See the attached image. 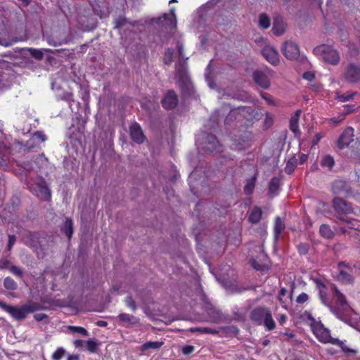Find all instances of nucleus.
Masks as SVG:
<instances>
[{
  "instance_id": "nucleus-8",
  "label": "nucleus",
  "mask_w": 360,
  "mask_h": 360,
  "mask_svg": "<svg viewBox=\"0 0 360 360\" xmlns=\"http://www.w3.org/2000/svg\"><path fill=\"white\" fill-rule=\"evenodd\" d=\"M176 21L174 9H171L170 13H165L162 17H160L155 20L157 23L171 29L176 27Z\"/></svg>"
},
{
  "instance_id": "nucleus-50",
  "label": "nucleus",
  "mask_w": 360,
  "mask_h": 360,
  "mask_svg": "<svg viewBox=\"0 0 360 360\" xmlns=\"http://www.w3.org/2000/svg\"><path fill=\"white\" fill-rule=\"evenodd\" d=\"M126 23V19L124 18L120 17V18L115 20V28L119 29L123 27Z\"/></svg>"
},
{
  "instance_id": "nucleus-35",
  "label": "nucleus",
  "mask_w": 360,
  "mask_h": 360,
  "mask_svg": "<svg viewBox=\"0 0 360 360\" xmlns=\"http://www.w3.org/2000/svg\"><path fill=\"white\" fill-rule=\"evenodd\" d=\"M259 25L263 29H266L270 26V19L265 14H261L259 18Z\"/></svg>"
},
{
  "instance_id": "nucleus-18",
  "label": "nucleus",
  "mask_w": 360,
  "mask_h": 360,
  "mask_svg": "<svg viewBox=\"0 0 360 360\" xmlns=\"http://www.w3.org/2000/svg\"><path fill=\"white\" fill-rule=\"evenodd\" d=\"M248 220L252 224L258 223L262 217V211L259 207H254L248 212Z\"/></svg>"
},
{
  "instance_id": "nucleus-33",
  "label": "nucleus",
  "mask_w": 360,
  "mask_h": 360,
  "mask_svg": "<svg viewBox=\"0 0 360 360\" xmlns=\"http://www.w3.org/2000/svg\"><path fill=\"white\" fill-rule=\"evenodd\" d=\"M175 72L177 76L181 77H183L186 74L184 62H182L181 59H179V62L176 64Z\"/></svg>"
},
{
  "instance_id": "nucleus-39",
  "label": "nucleus",
  "mask_w": 360,
  "mask_h": 360,
  "mask_svg": "<svg viewBox=\"0 0 360 360\" xmlns=\"http://www.w3.org/2000/svg\"><path fill=\"white\" fill-rule=\"evenodd\" d=\"M174 51L172 49H168L164 56V61L167 65H170L173 61Z\"/></svg>"
},
{
  "instance_id": "nucleus-45",
  "label": "nucleus",
  "mask_w": 360,
  "mask_h": 360,
  "mask_svg": "<svg viewBox=\"0 0 360 360\" xmlns=\"http://www.w3.org/2000/svg\"><path fill=\"white\" fill-rule=\"evenodd\" d=\"M32 139L34 140H38L40 142H44L46 140V136L43 132L38 131L33 134Z\"/></svg>"
},
{
  "instance_id": "nucleus-25",
  "label": "nucleus",
  "mask_w": 360,
  "mask_h": 360,
  "mask_svg": "<svg viewBox=\"0 0 360 360\" xmlns=\"http://www.w3.org/2000/svg\"><path fill=\"white\" fill-rule=\"evenodd\" d=\"M100 345L98 341L95 339H89L85 341L84 347L91 353H95L97 352L98 347Z\"/></svg>"
},
{
  "instance_id": "nucleus-44",
  "label": "nucleus",
  "mask_w": 360,
  "mask_h": 360,
  "mask_svg": "<svg viewBox=\"0 0 360 360\" xmlns=\"http://www.w3.org/2000/svg\"><path fill=\"white\" fill-rule=\"evenodd\" d=\"M9 270H10L11 273H12L13 275H15L16 276L21 278L23 276L22 271L20 269V268H19L17 266L11 265V266L9 267Z\"/></svg>"
},
{
  "instance_id": "nucleus-56",
  "label": "nucleus",
  "mask_w": 360,
  "mask_h": 360,
  "mask_svg": "<svg viewBox=\"0 0 360 360\" xmlns=\"http://www.w3.org/2000/svg\"><path fill=\"white\" fill-rule=\"evenodd\" d=\"M303 78L308 81H312L314 79V75L311 72H306L303 75Z\"/></svg>"
},
{
  "instance_id": "nucleus-51",
  "label": "nucleus",
  "mask_w": 360,
  "mask_h": 360,
  "mask_svg": "<svg viewBox=\"0 0 360 360\" xmlns=\"http://www.w3.org/2000/svg\"><path fill=\"white\" fill-rule=\"evenodd\" d=\"M16 241V238L15 236L13 235H9L8 236V250H11L13 246V245L15 244Z\"/></svg>"
},
{
  "instance_id": "nucleus-40",
  "label": "nucleus",
  "mask_w": 360,
  "mask_h": 360,
  "mask_svg": "<svg viewBox=\"0 0 360 360\" xmlns=\"http://www.w3.org/2000/svg\"><path fill=\"white\" fill-rule=\"evenodd\" d=\"M296 167V160H290L285 167V172L290 174H291Z\"/></svg>"
},
{
  "instance_id": "nucleus-37",
  "label": "nucleus",
  "mask_w": 360,
  "mask_h": 360,
  "mask_svg": "<svg viewBox=\"0 0 360 360\" xmlns=\"http://www.w3.org/2000/svg\"><path fill=\"white\" fill-rule=\"evenodd\" d=\"M68 329L72 333H79L82 336H88L89 335L88 331L83 327L70 326H68Z\"/></svg>"
},
{
  "instance_id": "nucleus-20",
  "label": "nucleus",
  "mask_w": 360,
  "mask_h": 360,
  "mask_svg": "<svg viewBox=\"0 0 360 360\" xmlns=\"http://www.w3.org/2000/svg\"><path fill=\"white\" fill-rule=\"evenodd\" d=\"M26 50L32 57L39 60L43 59L44 53H53V51L49 49H37L34 48H27Z\"/></svg>"
},
{
  "instance_id": "nucleus-63",
  "label": "nucleus",
  "mask_w": 360,
  "mask_h": 360,
  "mask_svg": "<svg viewBox=\"0 0 360 360\" xmlns=\"http://www.w3.org/2000/svg\"><path fill=\"white\" fill-rule=\"evenodd\" d=\"M344 221H345L347 224H349L350 225L349 227L351 228H354L355 226H356V224L357 223V221L355 220V219H342Z\"/></svg>"
},
{
  "instance_id": "nucleus-57",
  "label": "nucleus",
  "mask_w": 360,
  "mask_h": 360,
  "mask_svg": "<svg viewBox=\"0 0 360 360\" xmlns=\"http://www.w3.org/2000/svg\"><path fill=\"white\" fill-rule=\"evenodd\" d=\"M10 266V262L8 260L0 261V269H9Z\"/></svg>"
},
{
  "instance_id": "nucleus-23",
  "label": "nucleus",
  "mask_w": 360,
  "mask_h": 360,
  "mask_svg": "<svg viewBox=\"0 0 360 360\" xmlns=\"http://www.w3.org/2000/svg\"><path fill=\"white\" fill-rule=\"evenodd\" d=\"M62 231L70 239L73 233V223L71 219L67 218L62 228Z\"/></svg>"
},
{
  "instance_id": "nucleus-27",
  "label": "nucleus",
  "mask_w": 360,
  "mask_h": 360,
  "mask_svg": "<svg viewBox=\"0 0 360 360\" xmlns=\"http://www.w3.org/2000/svg\"><path fill=\"white\" fill-rule=\"evenodd\" d=\"M319 232L323 237L328 239L333 238L334 235L330 226L326 224H322L320 226Z\"/></svg>"
},
{
  "instance_id": "nucleus-59",
  "label": "nucleus",
  "mask_w": 360,
  "mask_h": 360,
  "mask_svg": "<svg viewBox=\"0 0 360 360\" xmlns=\"http://www.w3.org/2000/svg\"><path fill=\"white\" fill-rule=\"evenodd\" d=\"M34 317L37 321H41L47 318V316L45 314H36Z\"/></svg>"
},
{
  "instance_id": "nucleus-38",
  "label": "nucleus",
  "mask_w": 360,
  "mask_h": 360,
  "mask_svg": "<svg viewBox=\"0 0 360 360\" xmlns=\"http://www.w3.org/2000/svg\"><path fill=\"white\" fill-rule=\"evenodd\" d=\"M191 332H200L202 333H210V334H215L217 333V330L207 328V327H196V328H192L190 329Z\"/></svg>"
},
{
  "instance_id": "nucleus-13",
  "label": "nucleus",
  "mask_w": 360,
  "mask_h": 360,
  "mask_svg": "<svg viewBox=\"0 0 360 360\" xmlns=\"http://www.w3.org/2000/svg\"><path fill=\"white\" fill-rule=\"evenodd\" d=\"M269 312L270 311L266 308H255L251 313V319L256 322L257 324L261 325L263 323L265 317Z\"/></svg>"
},
{
  "instance_id": "nucleus-54",
  "label": "nucleus",
  "mask_w": 360,
  "mask_h": 360,
  "mask_svg": "<svg viewBox=\"0 0 360 360\" xmlns=\"http://www.w3.org/2000/svg\"><path fill=\"white\" fill-rule=\"evenodd\" d=\"M93 9H94L95 14H96L97 15H99L101 18L105 17L108 15V13L105 11L100 10L99 7H98V8L94 7Z\"/></svg>"
},
{
  "instance_id": "nucleus-31",
  "label": "nucleus",
  "mask_w": 360,
  "mask_h": 360,
  "mask_svg": "<svg viewBox=\"0 0 360 360\" xmlns=\"http://www.w3.org/2000/svg\"><path fill=\"white\" fill-rule=\"evenodd\" d=\"M47 43L53 46H60L63 44L67 43V39H56L53 36H49L46 37Z\"/></svg>"
},
{
  "instance_id": "nucleus-64",
  "label": "nucleus",
  "mask_w": 360,
  "mask_h": 360,
  "mask_svg": "<svg viewBox=\"0 0 360 360\" xmlns=\"http://www.w3.org/2000/svg\"><path fill=\"white\" fill-rule=\"evenodd\" d=\"M287 293V290L285 288H283L281 289L279 294H278V300L281 302L282 301V297L285 296Z\"/></svg>"
},
{
  "instance_id": "nucleus-19",
  "label": "nucleus",
  "mask_w": 360,
  "mask_h": 360,
  "mask_svg": "<svg viewBox=\"0 0 360 360\" xmlns=\"http://www.w3.org/2000/svg\"><path fill=\"white\" fill-rule=\"evenodd\" d=\"M333 190L335 193L342 194L349 191L347 184L342 180H337L333 184Z\"/></svg>"
},
{
  "instance_id": "nucleus-46",
  "label": "nucleus",
  "mask_w": 360,
  "mask_h": 360,
  "mask_svg": "<svg viewBox=\"0 0 360 360\" xmlns=\"http://www.w3.org/2000/svg\"><path fill=\"white\" fill-rule=\"evenodd\" d=\"M355 94H356V93H351V94L346 93V94L339 96L338 98L342 102H346V101H348L352 99Z\"/></svg>"
},
{
  "instance_id": "nucleus-36",
  "label": "nucleus",
  "mask_w": 360,
  "mask_h": 360,
  "mask_svg": "<svg viewBox=\"0 0 360 360\" xmlns=\"http://www.w3.org/2000/svg\"><path fill=\"white\" fill-rule=\"evenodd\" d=\"M279 188V179L276 177L273 178L269 183V192L275 194Z\"/></svg>"
},
{
  "instance_id": "nucleus-28",
  "label": "nucleus",
  "mask_w": 360,
  "mask_h": 360,
  "mask_svg": "<svg viewBox=\"0 0 360 360\" xmlns=\"http://www.w3.org/2000/svg\"><path fill=\"white\" fill-rule=\"evenodd\" d=\"M335 164V160L333 158L329 155H324L321 161V165L322 167H328V169H331Z\"/></svg>"
},
{
  "instance_id": "nucleus-10",
  "label": "nucleus",
  "mask_w": 360,
  "mask_h": 360,
  "mask_svg": "<svg viewBox=\"0 0 360 360\" xmlns=\"http://www.w3.org/2000/svg\"><path fill=\"white\" fill-rule=\"evenodd\" d=\"M354 130L352 127L347 128L340 135L338 141V146L340 149H343L348 146L349 144L353 141Z\"/></svg>"
},
{
  "instance_id": "nucleus-15",
  "label": "nucleus",
  "mask_w": 360,
  "mask_h": 360,
  "mask_svg": "<svg viewBox=\"0 0 360 360\" xmlns=\"http://www.w3.org/2000/svg\"><path fill=\"white\" fill-rule=\"evenodd\" d=\"M117 319L124 326L137 325L139 323V318L126 313L119 314Z\"/></svg>"
},
{
  "instance_id": "nucleus-58",
  "label": "nucleus",
  "mask_w": 360,
  "mask_h": 360,
  "mask_svg": "<svg viewBox=\"0 0 360 360\" xmlns=\"http://www.w3.org/2000/svg\"><path fill=\"white\" fill-rule=\"evenodd\" d=\"M74 345L77 348L83 347L85 345V342L81 340H76L74 341Z\"/></svg>"
},
{
  "instance_id": "nucleus-2",
  "label": "nucleus",
  "mask_w": 360,
  "mask_h": 360,
  "mask_svg": "<svg viewBox=\"0 0 360 360\" xmlns=\"http://www.w3.org/2000/svg\"><path fill=\"white\" fill-rule=\"evenodd\" d=\"M0 307L8 313L16 320H22L27 315L33 313L40 309V304L37 302H30L21 307L8 305L0 301Z\"/></svg>"
},
{
  "instance_id": "nucleus-48",
  "label": "nucleus",
  "mask_w": 360,
  "mask_h": 360,
  "mask_svg": "<svg viewBox=\"0 0 360 360\" xmlns=\"http://www.w3.org/2000/svg\"><path fill=\"white\" fill-rule=\"evenodd\" d=\"M177 49L179 52V55L181 60H187L188 58H185L184 53V45L180 42L178 41L177 43Z\"/></svg>"
},
{
  "instance_id": "nucleus-12",
  "label": "nucleus",
  "mask_w": 360,
  "mask_h": 360,
  "mask_svg": "<svg viewBox=\"0 0 360 360\" xmlns=\"http://www.w3.org/2000/svg\"><path fill=\"white\" fill-rule=\"evenodd\" d=\"M221 146L219 143L216 136L214 135H207L205 138V148L206 150L212 152H219L221 151Z\"/></svg>"
},
{
  "instance_id": "nucleus-43",
  "label": "nucleus",
  "mask_w": 360,
  "mask_h": 360,
  "mask_svg": "<svg viewBox=\"0 0 360 360\" xmlns=\"http://www.w3.org/2000/svg\"><path fill=\"white\" fill-rule=\"evenodd\" d=\"M126 305L130 308L133 311H135L137 309V307L135 304V302L132 299L131 296H127L125 299Z\"/></svg>"
},
{
  "instance_id": "nucleus-11",
  "label": "nucleus",
  "mask_w": 360,
  "mask_h": 360,
  "mask_svg": "<svg viewBox=\"0 0 360 360\" xmlns=\"http://www.w3.org/2000/svg\"><path fill=\"white\" fill-rule=\"evenodd\" d=\"M162 106L166 109L174 108L178 103V98L174 91H169L162 101Z\"/></svg>"
},
{
  "instance_id": "nucleus-47",
  "label": "nucleus",
  "mask_w": 360,
  "mask_h": 360,
  "mask_svg": "<svg viewBox=\"0 0 360 360\" xmlns=\"http://www.w3.org/2000/svg\"><path fill=\"white\" fill-rule=\"evenodd\" d=\"M297 250L300 255H306L309 250V245L307 243H300L297 245Z\"/></svg>"
},
{
  "instance_id": "nucleus-34",
  "label": "nucleus",
  "mask_w": 360,
  "mask_h": 360,
  "mask_svg": "<svg viewBox=\"0 0 360 360\" xmlns=\"http://www.w3.org/2000/svg\"><path fill=\"white\" fill-rule=\"evenodd\" d=\"M338 279L343 282L349 283L352 281V277L349 273L342 269H340L338 274Z\"/></svg>"
},
{
  "instance_id": "nucleus-22",
  "label": "nucleus",
  "mask_w": 360,
  "mask_h": 360,
  "mask_svg": "<svg viewBox=\"0 0 360 360\" xmlns=\"http://www.w3.org/2000/svg\"><path fill=\"white\" fill-rule=\"evenodd\" d=\"M38 192L37 195L44 198V200H49L51 198V191L49 188L43 183L37 184Z\"/></svg>"
},
{
  "instance_id": "nucleus-21",
  "label": "nucleus",
  "mask_w": 360,
  "mask_h": 360,
  "mask_svg": "<svg viewBox=\"0 0 360 360\" xmlns=\"http://www.w3.org/2000/svg\"><path fill=\"white\" fill-rule=\"evenodd\" d=\"M285 30V24L281 19H276L273 24L272 31L276 35H281Z\"/></svg>"
},
{
  "instance_id": "nucleus-14",
  "label": "nucleus",
  "mask_w": 360,
  "mask_h": 360,
  "mask_svg": "<svg viewBox=\"0 0 360 360\" xmlns=\"http://www.w3.org/2000/svg\"><path fill=\"white\" fill-rule=\"evenodd\" d=\"M335 210L338 212L349 213L352 212V207L350 203L340 198H335L333 200Z\"/></svg>"
},
{
  "instance_id": "nucleus-7",
  "label": "nucleus",
  "mask_w": 360,
  "mask_h": 360,
  "mask_svg": "<svg viewBox=\"0 0 360 360\" xmlns=\"http://www.w3.org/2000/svg\"><path fill=\"white\" fill-rule=\"evenodd\" d=\"M265 59L271 64L276 65L279 63V55L277 51L271 46H266L262 50Z\"/></svg>"
},
{
  "instance_id": "nucleus-41",
  "label": "nucleus",
  "mask_w": 360,
  "mask_h": 360,
  "mask_svg": "<svg viewBox=\"0 0 360 360\" xmlns=\"http://www.w3.org/2000/svg\"><path fill=\"white\" fill-rule=\"evenodd\" d=\"M65 354V350L63 347L58 348L52 355L53 360H60Z\"/></svg>"
},
{
  "instance_id": "nucleus-49",
  "label": "nucleus",
  "mask_w": 360,
  "mask_h": 360,
  "mask_svg": "<svg viewBox=\"0 0 360 360\" xmlns=\"http://www.w3.org/2000/svg\"><path fill=\"white\" fill-rule=\"evenodd\" d=\"M308 295L302 292L300 295H299L296 299V302L299 304H302L308 300Z\"/></svg>"
},
{
  "instance_id": "nucleus-42",
  "label": "nucleus",
  "mask_w": 360,
  "mask_h": 360,
  "mask_svg": "<svg viewBox=\"0 0 360 360\" xmlns=\"http://www.w3.org/2000/svg\"><path fill=\"white\" fill-rule=\"evenodd\" d=\"M25 39L22 38V37L15 38V39H13L12 40H11V41H7L6 39H3V40H1L0 44L2 46H4L7 47V46H12L15 42L20 41H24Z\"/></svg>"
},
{
  "instance_id": "nucleus-62",
  "label": "nucleus",
  "mask_w": 360,
  "mask_h": 360,
  "mask_svg": "<svg viewBox=\"0 0 360 360\" xmlns=\"http://www.w3.org/2000/svg\"><path fill=\"white\" fill-rule=\"evenodd\" d=\"M321 138H322V135L321 134H316L312 141L313 145L314 146L316 145L319 142V141L321 140Z\"/></svg>"
},
{
  "instance_id": "nucleus-53",
  "label": "nucleus",
  "mask_w": 360,
  "mask_h": 360,
  "mask_svg": "<svg viewBox=\"0 0 360 360\" xmlns=\"http://www.w3.org/2000/svg\"><path fill=\"white\" fill-rule=\"evenodd\" d=\"M194 351V347L191 345H186L183 347L182 352L184 354L188 355Z\"/></svg>"
},
{
  "instance_id": "nucleus-17",
  "label": "nucleus",
  "mask_w": 360,
  "mask_h": 360,
  "mask_svg": "<svg viewBox=\"0 0 360 360\" xmlns=\"http://www.w3.org/2000/svg\"><path fill=\"white\" fill-rule=\"evenodd\" d=\"M314 333L319 341L323 343H328L331 342V336L330 332L326 328H316Z\"/></svg>"
},
{
  "instance_id": "nucleus-60",
  "label": "nucleus",
  "mask_w": 360,
  "mask_h": 360,
  "mask_svg": "<svg viewBox=\"0 0 360 360\" xmlns=\"http://www.w3.org/2000/svg\"><path fill=\"white\" fill-rule=\"evenodd\" d=\"M253 187H254V185L252 183H249L248 184V185L245 187V193L246 194H249L252 192V189H253Z\"/></svg>"
},
{
  "instance_id": "nucleus-26",
  "label": "nucleus",
  "mask_w": 360,
  "mask_h": 360,
  "mask_svg": "<svg viewBox=\"0 0 360 360\" xmlns=\"http://www.w3.org/2000/svg\"><path fill=\"white\" fill-rule=\"evenodd\" d=\"M162 345H163L162 342H158V341L147 342L144 343L141 346V350L145 352V351H147V350L150 349H158L160 348Z\"/></svg>"
},
{
  "instance_id": "nucleus-61",
  "label": "nucleus",
  "mask_w": 360,
  "mask_h": 360,
  "mask_svg": "<svg viewBox=\"0 0 360 360\" xmlns=\"http://www.w3.org/2000/svg\"><path fill=\"white\" fill-rule=\"evenodd\" d=\"M205 76H206V80H207L210 87L214 88L216 85L214 83V82L212 80V79L210 78L209 74L206 73Z\"/></svg>"
},
{
  "instance_id": "nucleus-5",
  "label": "nucleus",
  "mask_w": 360,
  "mask_h": 360,
  "mask_svg": "<svg viewBox=\"0 0 360 360\" xmlns=\"http://www.w3.org/2000/svg\"><path fill=\"white\" fill-rule=\"evenodd\" d=\"M344 77L349 83H356L360 81V65L349 63L345 68Z\"/></svg>"
},
{
  "instance_id": "nucleus-9",
  "label": "nucleus",
  "mask_w": 360,
  "mask_h": 360,
  "mask_svg": "<svg viewBox=\"0 0 360 360\" xmlns=\"http://www.w3.org/2000/svg\"><path fill=\"white\" fill-rule=\"evenodd\" d=\"M129 134L131 139L136 143H142L145 140V136L143 133L141 127L136 122L130 125Z\"/></svg>"
},
{
  "instance_id": "nucleus-16",
  "label": "nucleus",
  "mask_w": 360,
  "mask_h": 360,
  "mask_svg": "<svg viewBox=\"0 0 360 360\" xmlns=\"http://www.w3.org/2000/svg\"><path fill=\"white\" fill-rule=\"evenodd\" d=\"M301 113V110H296L295 113L291 116L290 120V129L295 134V136H298L300 134L298 122Z\"/></svg>"
},
{
  "instance_id": "nucleus-6",
  "label": "nucleus",
  "mask_w": 360,
  "mask_h": 360,
  "mask_svg": "<svg viewBox=\"0 0 360 360\" xmlns=\"http://www.w3.org/2000/svg\"><path fill=\"white\" fill-rule=\"evenodd\" d=\"M281 51L288 60H296L300 56L298 46L291 41H287L282 45Z\"/></svg>"
},
{
  "instance_id": "nucleus-29",
  "label": "nucleus",
  "mask_w": 360,
  "mask_h": 360,
  "mask_svg": "<svg viewBox=\"0 0 360 360\" xmlns=\"http://www.w3.org/2000/svg\"><path fill=\"white\" fill-rule=\"evenodd\" d=\"M263 323L268 330H272L276 327L275 321H274L271 311L267 314V316L265 317Z\"/></svg>"
},
{
  "instance_id": "nucleus-3",
  "label": "nucleus",
  "mask_w": 360,
  "mask_h": 360,
  "mask_svg": "<svg viewBox=\"0 0 360 360\" xmlns=\"http://www.w3.org/2000/svg\"><path fill=\"white\" fill-rule=\"evenodd\" d=\"M314 53L328 64L336 65L340 62V54L331 46L321 44L314 49Z\"/></svg>"
},
{
  "instance_id": "nucleus-55",
  "label": "nucleus",
  "mask_w": 360,
  "mask_h": 360,
  "mask_svg": "<svg viewBox=\"0 0 360 360\" xmlns=\"http://www.w3.org/2000/svg\"><path fill=\"white\" fill-rule=\"evenodd\" d=\"M261 96L269 103V104H273V100L271 97V96L266 93L262 92L260 94Z\"/></svg>"
},
{
  "instance_id": "nucleus-1",
  "label": "nucleus",
  "mask_w": 360,
  "mask_h": 360,
  "mask_svg": "<svg viewBox=\"0 0 360 360\" xmlns=\"http://www.w3.org/2000/svg\"><path fill=\"white\" fill-rule=\"evenodd\" d=\"M322 288L319 290L320 298L322 302L330 308V311L340 319L347 322L348 319L352 316L353 309L347 303L343 294L335 286L334 297L335 304L332 305L326 297V285L322 284Z\"/></svg>"
},
{
  "instance_id": "nucleus-4",
  "label": "nucleus",
  "mask_w": 360,
  "mask_h": 360,
  "mask_svg": "<svg viewBox=\"0 0 360 360\" xmlns=\"http://www.w3.org/2000/svg\"><path fill=\"white\" fill-rule=\"evenodd\" d=\"M271 72L269 70L265 71L255 70L252 77L255 82L262 88L266 89L270 86L269 78L271 76Z\"/></svg>"
},
{
  "instance_id": "nucleus-30",
  "label": "nucleus",
  "mask_w": 360,
  "mask_h": 360,
  "mask_svg": "<svg viewBox=\"0 0 360 360\" xmlns=\"http://www.w3.org/2000/svg\"><path fill=\"white\" fill-rule=\"evenodd\" d=\"M4 286L7 290H15L17 289L18 285L12 278L6 277L4 280Z\"/></svg>"
},
{
  "instance_id": "nucleus-24",
  "label": "nucleus",
  "mask_w": 360,
  "mask_h": 360,
  "mask_svg": "<svg viewBox=\"0 0 360 360\" xmlns=\"http://www.w3.org/2000/svg\"><path fill=\"white\" fill-rule=\"evenodd\" d=\"M285 229V224L283 220L280 218L279 217H277L275 220L274 224V235L275 238H278L281 233Z\"/></svg>"
},
{
  "instance_id": "nucleus-52",
  "label": "nucleus",
  "mask_w": 360,
  "mask_h": 360,
  "mask_svg": "<svg viewBox=\"0 0 360 360\" xmlns=\"http://www.w3.org/2000/svg\"><path fill=\"white\" fill-rule=\"evenodd\" d=\"M345 118V115H340L336 117H333L330 120V122L334 124L340 123Z\"/></svg>"
},
{
  "instance_id": "nucleus-32",
  "label": "nucleus",
  "mask_w": 360,
  "mask_h": 360,
  "mask_svg": "<svg viewBox=\"0 0 360 360\" xmlns=\"http://www.w3.org/2000/svg\"><path fill=\"white\" fill-rule=\"evenodd\" d=\"M36 236L34 233H28L23 238L24 243L29 247H34L36 245Z\"/></svg>"
}]
</instances>
